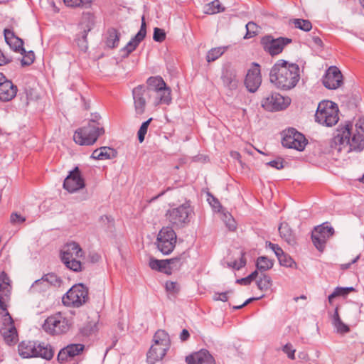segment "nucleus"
I'll return each instance as SVG.
<instances>
[{"instance_id":"obj_1","label":"nucleus","mask_w":364,"mask_h":364,"mask_svg":"<svg viewBox=\"0 0 364 364\" xmlns=\"http://www.w3.org/2000/svg\"><path fill=\"white\" fill-rule=\"evenodd\" d=\"M352 129L353 124L350 122L337 129L330 141V151L333 155L338 156L342 152L348 154L352 150L360 151L364 148V135L358 133L351 137Z\"/></svg>"},{"instance_id":"obj_2","label":"nucleus","mask_w":364,"mask_h":364,"mask_svg":"<svg viewBox=\"0 0 364 364\" xmlns=\"http://www.w3.org/2000/svg\"><path fill=\"white\" fill-rule=\"evenodd\" d=\"M300 78L299 67L284 60H279L271 68L270 82L278 89L288 90L294 87Z\"/></svg>"},{"instance_id":"obj_3","label":"nucleus","mask_w":364,"mask_h":364,"mask_svg":"<svg viewBox=\"0 0 364 364\" xmlns=\"http://www.w3.org/2000/svg\"><path fill=\"white\" fill-rule=\"evenodd\" d=\"M100 119V115H92L87 126L77 129L73 135L75 142L81 146L92 145L105 132L102 126L98 122Z\"/></svg>"},{"instance_id":"obj_4","label":"nucleus","mask_w":364,"mask_h":364,"mask_svg":"<svg viewBox=\"0 0 364 364\" xmlns=\"http://www.w3.org/2000/svg\"><path fill=\"white\" fill-rule=\"evenodd\" d=\"M18 352L23 358L41 357L47 360H51L55 353L50 344L33 341H21L18 346Z\"/></svg>"},{"instance_id":"obj_5","label":"nucleus","mask_w":364,"mask_h":364,"mask_svg":"<svg viewBox=\"0 0 364 364\" xmlns=\"http://www.w3.org/2000/svg\"><path fill=\"white\" fill-rule=\"evenodd\" d=\"M171 346L168 334L164 330H158L153 337V344L146 354L149 364H155L162 360Z\"/></svg>"},{"instance_id":"obj_6","label":"nucleus","mask_w":364,"mask_h":364,"mask_svg":"<svg viewBox=\"0 0 364 364\" xmlns=\"http://www.w3.org/2000/svg\"><path fill=\"white\" fill-rule=\"evenodd\" d=\"M82 255L83 251L79 244L71 242L64 245L61 250L60 258L67 268L77 272L82 271V263L77 259Z\"/></svg>"},{"instance_id":"obj_7","label":"nucleus","mask_w":364,"mask_h":364,"mask_svg":"<svg viewBox=\"0 0 364 364\" xmlns=\"http://www.w3.org/2000/svg\"><path fill=\"white\" fill-rule=\"evenodd\" d=\"M316 121L321 124L332 127L338 121V108L331 101H322L318 105L315 114Z\"/></svg>"},{"instance_id":"obj_8","label":"nucleus","mask_w":364,"mask_h":364,"mask_svg":"<svg viewBox=\"0 0 364 364\" xmlns=\"http://www.w3.org/2000/svg\"><path fill=\"white\" fill-rule=\"evenodd\" d=\"M88 289L82 284L73 285L63 296V304L68 307L78 308L87 302Z\"/></svg>"},{"instance_id":"obj_9","label":"nucleus","mask_w":364,"mask_h":364,"mask_svg":"<svg viewBox=\"0 0 364 364\" xmlns=\"http://www.w3.org/2000/svg\"><path fill=\"white\" fill-rule=\"evenodd\" d=\"M69 320L60 312L48 316L43 325V330L50 335H61L68 331Z\"/></svg>"},{"instance_id":"obj_10","label":"nucleus","mask_w":364,"mask_h":364,"mask_svg":"<svg viewBox=\"0 0 364 364\" xmlns=\"http://www.w3.org/2000/svg\"><path fill=\"white\" fill-rule=\"evenodd\" d=\"M176 243V234L170 227H164L159 232L156 239L158 250L164 255L171 254Z\"/></svg>"},{"instance_id":"obj_11","label":"nucleus","mask_w":364,"mask_h":364,"mask_svg":"<svg viewBox=\"0 0 364 364\" xmlns=\"http://www.w3.org/2000/svg\"><path fill=\"white\" fill-rule=\"evenodd\" d=\"M192 213L193 210L190 204L186 203L177 208L168 210L166 213V217L172 225L176 227H183L189 223V218Z\"/></svg>"},{"instance_id":"obj_12","label":"nucleus","mask_w":364,"mask_h":364,"mask_svg":"<svg viewBox=\"0 0 364 364\" xmlns=\"http://www.w3.org/2000/svg\"><path fill=\"white\" fill-rule=\"evenodd\" d=\"M282 134V144L284 147L297 151H303L305 149L307 144L306 139L304 134L294 128H289L284 131Z\"/></svg>"},{"instance_id":"obj_13","label":"nucleus","mask_w":364,"mask_h":364,"mask_svg":"<svg viewBox=\"0 0 364 364\" xmlns=\"http://www.w3.org/2000/svg\"><path fill=\"white\" fill-rule=\"evenodd\" d=\"M0 333L8 345H14L18 341V333L14 321L9 312L2 314Z\"/></svg>"},{"instance_id":"obj_14","label":"nucleus","mask_w":364,"mask_h":364,"mask_svg":"<svg viewBox=\"0 0 364 364\" xmlns=\"http://www.w3.org/2000/svg\"><path fill=\"white\" fill-rule=\"evenodd\" d=\"M291 42V39L288 38L279 37L274 38L271 36H264L261 40L264 50L272 56L282 53L284 46Z\"/></svg>"},{"instance_id":"obj_15","label":"nucleus","mask_w":364,"mask_h":364,"mask_svg":"<svg viewBox=\"0 0 364 364\" xmlns=\"http://www.w3.org/2000/svg\"><path fill=\"white\" fill-rule=\"evenodd\" d=\"M334 230L332 227L325 226L324 224L314 228L312 232L311 239L316 248L323 252L327 240L333 235Z\"/></svg>"},{"instance_id":"obj_16","label":"nucleus","mask_w":364,"mask_h":364,"mask_svg":"<svg viewBox=\"0 0 364 364\" xmlns=\"http://www.w3.org/2000/svg\"><path fill=\"white\" fill-rule=\"evenodd\" d=\"M290 101L289 97H284L280 94L274 92L264 98L262 105L268 111H279L287 108L290 104Z\"/></svg>"},{"instance_id":"obj_17","label":"nucleus","mask_w":364,"mask_h":364,"mask_svg":"<svg viewBox=\"0 0 364 364\" xmlns=\"http://www.w3.org/2000/svg\"><path fill=\"white\" fill-rule=\"evenodd\" d=\"M84 349L85 346L81 343L68 344L59 351L57 360L60 363L71 361L81 355Z\"/></svg>"},{"instance_id":"obj_18","label":"nucleus","mask_w":364,"mask_h":364,"mask_svg":"<svg viewBox=\"0 0 364 364\" xmlns=\"http://www.w3.org/2000/svg\"><path fill=\"white\" fill-rule=\"evenodd\" d=\"M85 185L84 178L79 168L76 166L64 180L63 188L70 193H74L84 188Z\"/></svg>"},{"instance_id":"obj_19","label":"nucleus","mask_w":364,"mask_h":364,"mask_svg":"<svg viewBox=\"0 0 364 364\" xmlns=\"http://www.w3.org/2000/svg\"><path fill=\"white\" fill-rule=\"evenodd\" d=\"M261 82L260 66L259 64L253 63L252 67L247 70L245 85L250 92H255L260 86Z\"/></svg>"},{"instance_id":"obj_20","label":"nucleus","mask_w":364,"mask_h":364,"mask_svg":"<svg viewBox=\"0 0 364 364\" xmlns=\"http://www.w3.org/2000/svg\"><path fill=\"white\" fill-rule=\"evenodd\" d=\"M323 85L329 90H336L343 84V75L336 66L330 67L323 77Z\"/></svg>"},{"instance_id":"obj_21","label":"nucleus","mask_w":364,"mask_h":364,"mask_svg":"<svg viewBox=\"0 0 364 364\" xmlns=\"http://www.w3.org/2000/svg\"><path fill=\"white\" fill-rule=\"evenodd\" d=\"M132 95L135 112L141 115L145 112L146 97L149 96V90L144 85H139L133 89Z\"/></svg>"},{"instance_id":"obj_22","label":"nucleus","mask_w":364,"mask_h":364,"mask_svg":"<svg viewBox=\"0 0 364 364\" xmlns=\"http://www.w3.org/2000/svg\"><path fill=\"white\" fill-rule=\"evenodd\" d=\"M220 78L225 87L230 90L237 88L238 81L236 77V70L230 63H227L223 67Z\"/></svg>"},{"instance_id":"obj_23","label":"nucleus","mask_w":364,"mask_h":364,"mask_svg":"<svg viewBox=\"0 0 364 364\" xmlns=\"http://www.w3.org/2000/svg\"><path fill=\"white\" fill-rule=\"evenodd\" d=\"M146 34V26L144 17L143 16L140 30L122 50L124 53V56L127 57L132 52H133L139 46L140 42L144 40Z\"/></svg>"},{"instance_id":"obj_24","label":"nucleus","mask_w":364,"mask_h":364,"mask_svg":"<svg viewBox=\"0 0 364 364\" xmlns=\"http://www.w3.org/2000/svg\"><path fill=\"white\" fill-rule=\"evenodd\" d=\"M186 361L188 364H213L214 358L208 350L202 349L187 356Z\"/></svg>"},{"instance_id":"obj_25","label":"nucleus","mask_w":364,"mask_h":364,"mask_svg":"<svg viewBox=\"0 0 364 364\" xmlns=\"http://www.w3.org/2000/svg\"><path fill=\"white\" fill-rule=\"evenodd\" d=\"M16 92L17 87L11 81L6 80L0 83V100L10 101L16 96Z\"/></svg>"},{"instance_id":"obj_26","label":"nucleus","mask_w":364,"mask_h":364,"mask_svg":"<svg viewBox=\"0 0 364 364\" xmlns=\"http://www.w3.org/2000/svg\"><path fill=\"white\" fill-rule=\"evenodd\" d=\"M116 156L117 151L114 149L107 146H102L95 149L91 155L92 159L97 160L112 159Z\"/></svg>"},{"instance_id":"obj_27","label":"nucleus","mask_w":364,"mask_h":364,"mask_svg":"<svg viewBox=\"0 0 364 364\" xmlns=\"http://www.w3.org/2000/svg\"><path fill=\"white\" fill-rule=\"evenodd\" d=\"M279 232L281 237L284 239L289 245H295V235L287 223L283 222L280 224L279 227Z\"/></svg>"},{"instance_id":"obj_28","label":"nucleus","mask_w":364,"mask_h":364,"mask_svg":"<svg viewBox=\"0 0 364 364\" xmlns=\"http://www.w3.org/2000/svg\"><path fill=\"white\" fill-rule=\"evenodd\" d=\"M11 287L6 284H0V314H6L7 311V302L10 298Z\"/></svg>"},{"instance_id":"obj_29","label":"nucleus","mask_w":364,"mask_h":364,"mask_svg":"<svg viewBox=\"0 0 364 364\" xmlns=\"http://www.w3.org/2000/svg\"><path fill=\"white\" fill-rule=\"evenodd\" d=\"M155 93L156 95L154 102L156 106L160 104L169 105L171 102V90L166 85Z\"/></svg>"},{"instance_id":"obj_30","label":"nucleus","mask_w":364,"mask_h":364,"mask_svg":"<svg viewBox=\"0 0 364 364\" xmlns=\"http://www.w3.org/2000/svg\"><path fill=\"white\" fill-rule=\"evenodd\" d=\"M120 40V33L115 28H109L107 31L105 43L107 47L114 48L118 46Z\"/></svg>"},{"instance_id":"obj_31","label":"nucleus","mask_w":364,"mask_h":364,"mask_svg":"<svg viewBox=\"0 0 364 364\" xmlns=\"http://www.w3.org/2000/svg\"><path fill=\"white\" fill-rule=\"evenodd\" d=\"M147 84L149 87H146L149 90V93L153 92H157L159 90H161L164 87L166 86V83L161 77H150L147 80Z\"/></svg>"},{"instance_id":"obj_32","label":"nucleus","mask_w":364,"mask_h":364,"mask_svg":"<svg viewBox=\"0 0 364 364\" xmlns=\"http://www.w3.org/2000/svg\"><path fill=\"white\" fill-rule=\"evenodd\" d=\"M42 277L45 279V282L49 288L52 287H60L63 283L61 278L53 272L46 274Z\"/></svg>"},{"instance_id":"obj_33","label":"nucleus","mask_w":364,"mask_h":364,"mask_svg":"<svg viewBox=\"0 0 364 364\" xmlns=\"http://www.w3.org/2000/svg\"><path fill=\"white\" fill-rule=\"evenodd\" d=\"M49 289V287L45 282L43 277L36 280L29 289V291L32 294L41 293L46 291Z\"/></svg>"},{"instance_id":"obj_34","label":"nucleus","mask_w":364,"mask_h":364,"mask_svg":"<svg viewBox=\"0 0 364 364\" xmlns=\"http://www.w3.org/2000/svg\"><path fill=\"white\" fill-rule=\"evenodd\" d=\"M333 324L338 333H345L350 331L349 327L341 320L337 309L333 315Z\"/></svg>"},{"instance_id":"obj_35","label":"nucleus","mask_w":364,"mask_h":364,"mask_svg":"<svg viewBox=\"0 0 364 364\" xmlns=\"http://www.w3.org/2000/svg\"><path fill=\"white\" fill-rule=\"evenodd\" d=\"M225 11L219 0H214L205 6V14H215Z\"/></svg>"},{"instance_id":"obj_36","label":"nucleus","mask_w":364,"mask_h":364,"mask_svg":"<svg viewBox=\"0 0 364 364\" xmlns=\"http://www.w3.org/2000/svg\"><path fill=\"white\" fill-rule=\"evenodd\" d=\"M256 267L257 270L267 271L273 267V262L267 257H259L257 259Z\"/></svg>"},{"instance_id":"obj_37","label":"nucleus","mask_w":364,"mask_h":364,"mask_svg":"<svg viewBox=\"0 0 364 364\" xmlns=\"http://www.w3.org/2000/svg\"><path fill=\"white\" fill-rule=\"evenodd\" d=\"M291 23L296 28H299L304 31H309L312 28V24L309 20L294 18L291 21Z\"/></svg>"},{"instance_id":"obj_38","label":"nucleus","mask_w":364,"mask_h":364,"mask_svg":"<svg viewBox=\"0 0 364 364\" xmlns=\"http://www.w3.org/2000/svg\"><path fill=\"white\" fill-rule=\"evenodd\" d=\"M186 254L183 252L181 255L167 259L169 267H171V271L173 269H177L181 267V265L186 262Z\"/></svg>"},{"instance_id":"obj_39","label":"nucleus","mask_w":364,"mask_h":364,"mask_svg":"<svg viewBox=\"0 0 364 364\" xmlns=\"http://www.w3.org/2000/svg\"><path fill=\"white\" fill-rule=\"evenodd\" d=\"M272 285L271 278L264 274H262V277L257 281L258 289L262 291H266L270 288Z\"/></svg>"},{"instance_id":"obj_40","label":"nucleus","mask_w":364,"mask_h":364,"mask_svg":"<svg viewBox=\"0 0 364 364\" xmlns=\"http://www.w3.org/2000/svg\"><path fill=\"white\" fill-rule=\"evenodd\" d=\"M225 52V48L222 47L214 48L210 50L207 54V61L213 62L219 58Z\"/></svg>"},{"instance_id":"obj_41","label":"nucleus","mask_w":364,"mask_h":364,"mask_svg":"<svg viewBox=\"0 0 364 364\" xmlns=\"http://www.w3.org/2000/svg\"><path fill=\"white\" fill-rule=\"evenodd\" d=\"M8 44L14 51L20 53L22 55L26 53V50L23 48V41L18 37L13 38Z\"/></svg>"},{"instance_id":"obj_42","label":"nucleus","mask_w":364,"mask_h":364,"mask_svg":"<svg viewBox=\"0 0 364 364\" xmlns=\"http://www.w3.org/2000/svg\"><path fill=\"white\" fill-rule=\"evenodd\" d=\"M65 5L70 7H85L90 6L93 0H63Z\"/></svg>"},{"instance_id":"obj_43","label":"nucleus","mask_w":364,"mask_h":364,"mask_svg":"<svg viewBox=\"0 0 364 364\" xmlns=\"http://www.w3.org/2000/svg\"><path fill=\"white\" fill-rule=\"evenodd\" d=\"M279 262L281 265L287 267H293L296 265V262L293 260V259L284 252L282 254L279 255L277 257Z\"/></svg>"},{"instance_id":"obj_44","label":"nucleus","mask_w":364,"mask_h":364,"mask_svg":"<svg viewBox=\"0 0 364 364\" xmlns=\"http://www.w3.org/2000/svg\"><path fill=\"white\" fill-rule=\"evenodd\" d=\"M152 118H149L146 122H143L138 131V139L140 143H142L144 140L145 135L147 132V129L149 127V125L150 124V122H151Z\"/></svg>"},{"instance_id":"obj_45","label":"nucleus","mask_w":364,"mask_h":364,"mask_svg":"<svg viewBox=\"0 0 364 364\" xmlns=\"http://www.w3.org/2000/svg\"><path fill=\"white\" fill-rule=\"evenodd\" d=\"M245 27H246L247 32L245 36V38H250L257 34L258 27L256 25V23H255L254 22H252V21L248 22L246 24Z\"/></svg>"},{"instance_id":"obj_46","label":"nucleus","mask_w":364,"mask_h":364,"mask_svg":"<svg viewBox=\"0 0 364 364\" xmlns=\"http://www.w3.org/2000/svg\"><path fill=\"white\" fill-rule=\"evenodd\" d=\"M165 288L167 292L173 294H177L180 290L178 283L171 281L166 282Z\"/></svg>"},{"instance_id":"obj_47","label":"nucleus","mask_w":364,"mask_h":364,"mask_svg":"<svg viewBox=\"0 0 364 364\" xmlns=\"http://www.w3.org/2000/svg\"><path fill=\"white\" fill-rule=\"evenodd\" d=\"M153 38L156 42H162L166 38V33L163 29L155 28L154 31Z\"/></svg>"},{"instance_id":"obj_48","label":"nucleus","mask_w":364,"mask_h":364,"mask_svg":"<svg viewBox=\"0 0 364 364\" xmlns=\"http://www.w3.org/2000/svg\"><path fill=\"white\" fill-rule=\"evenodd\" d=\"M208 201L215 210L218 212H220L221 210L222 206L220 205V203L213 196L208 194Z\"/></svg>"},{"instance_id":"obj_49","label":"nucleus","mask_w":364,"mask_h":364,"mask_svg":"<svg viewBox=\"0 0 364 364\" xmlns=\"http://www.w3.org/2000/svg\"><path fill=\"white\" fill-rule=\"evenodd\" d=\"M223 220L230 230H234L236 228V224L234 218L230 215L224 214Z\"/></svg>"},{"instance_id":"obj_50","label":"nucleus","mask_w":364,"mask_h":364,"mask_svg":"<svg viewBox=\"0 0 364 364\" xmlns=\"http://www.w3.org/2000/svg\"><path fill=\"white\" fill-rule=\"evenodd\" d=\"M35 55L33 51L28 52L24 57L21 59V63L23 66L24 65H30L34 61Z\"/></svg>"},{"instance_id":"obj_51","label":"nucleus","mask_w":364,"mask_h":364,"mask_svg":"<svg viewBox=\"0 0 364 364\" xmlns=\"http://www.w3.org/2000/svg\"><path fill=\"white\" fill-rule=\"evenodd\" d=\"M283 163L284 160L282 158H277L274 160L266 163V166H269L277 170H280L284 168Z\"/></svg>"},{"instance_id":"obj_52","label":"nucleus","mask_w":364,"mask_h":364,"mask_svg":"<svg viewBox=\"0 0 364 364\" xmlns=\"http://www.w3.org/2000/svg\"><path fill=\"white\" fill-rule=\"evenodd\" d=\"M282 350L286 353L289 359L294 360L295 358V349L291 343H287L282 348Z\"/></svg>"},{"instance_id":"obj_53","label":"nucleus","mask_w":364,"mask_h":364,"mask_svg":"<svg viewBox=\"0 0 364 364\" xmlns=\"http://www.w3.org/2000/svg\"><path fill=\"white\" fill-rule=\"evenodd\" d=\"M161 262H164L165 263H161L160 264V269L159 272L165 273L166 274H171V267H169L168 262L167 259H161Z\"/></svg>"},{"instance_id":"obj_54","label":"nucleus","mask_w":364,"mask_h":364,"mask_svg":"<svg viewBox=\"0 0 364 364\" xmlns=\"http://www.w3.org/2000/svg\"><path fill=\"white\" fill-rule=\"evenodd\" d=\"M232 292V291H228L222 293H215L213 296V299L215 301H227L228 299V294Z\"/></svg>"},{"instance_id":"obj_55","label":"nucleus","mask_w":364,"mask_h":364,"mask_svg":"<svg viewBox=\"0 0 364 364\" xmlns=\"http://www.w3.org/2000/svg\"><path fill=\"white\" fill-rule=\"evenodd\" d=\"M11 223L13 224L22 223L26 220V218L18 213H12L11 215Z\"/></svg>"},{"instance_id":"obj_56","label":"nucleus","mask_w":364,"mask_h":364,"mask_svg":"<svg viewBox=\"0 0 364 364\" xmlns=\"http://www.w3.org/2000/svg\"><path fill=\"white\" fill-rule=\"evenodd\" d=\"M161 263H165L164 262H161L159 259H156L154 258H151L149 260V267L153 270L159 271L160 269V264Z\"/></svg>"},{"instance_id":"obj_57","label":"nucleus","mask_w":364,"mask_h":364,"mask_svg":"<svg viewBox=\"0 0 364 364\" xmlns=\"http://www.w3.org/2000/svg\"><path fill=\"white\" fill-rule=\"evenodd\" d=\"M245 264H246V259L244 257V254H242L239 262L237 261H235L231 264H230V266H231L232 268L238 270L240 268L245 267Z\"/></svg>"},{"instance_id":"obj_58","label":"nucleus","mask_w":364,"mask_h":364,"mask_svg":"<svg viewBox=\"0 0 364 364\" xmlns=\"http://www.w3.org/2000/svg\"><path fill=\"white\" fill-rule=\"evenodd\" d=\"M335 289L338 294V296H346L350 292L355 291L353 287H336Z\"/></svg>"},{"instance_id":"obj_59","label":"nucleus","mask_w":364,"mask_h":364,"mask_svg":"<svg viewBox=\"0 0 364 364\" xmlns=\"http://www.w3.org/2000/svg\"><path fill=\"white\" fill-rule=\"evenodd\" d=\"M267 245L274 252L277 257L284 252L283 250L277 244H274L269 242Z\"/></svg>"},{"instance_id":"obj_60","label":"nucleus","mask_w":364,"mask_h":364,"mask_svg":"<svg viewBox=\"0 0 364 364\" xmlns=\"http://www.w3.org/2000/svg\"><path fill=\"white\" fill-rule=\"evenodd\" d=\"M263 296H264V295H262L259 297L250 298V299H247L242 304L239 305V306H234L233 309H240L242 307H244V306H247V304H249L250 303H251L252 301L259 300V299H262Z\"/></svg>"},{"instance_id":"obj_61","label":"nucleus","mask_w":364,"mask_h":364,"mask_svg":"<svg viewBox=\"0 0 364 364\" xmlns=\"http://www.w3.org/2000/svg\"><path fill=\"white\" fill-rule=\"evenodd\" d=\"M0 284H6L7 287H11L9 277L5 272L0 274Z\"/></svg>"},{"instance_id":"obj_62","label":"nucleus","mask_w":364,"mask_h":364,"mask_svg":"<svg viewBox=\"0 0 364 364\" xmlns=\"http://www.w3.org/2000/svg\"><path fill=\"white\" fill-rule=\"evenodd\" d=\"M4 38L6 42L8 43L10 42L13 38H16L17 36H15L13 31H11L9 29H5L4 30Z\"/></svg>"},{"instance_id":"obj_63","label":"nucleus","mask_w":364,"mask_h":364,"mask_svg":"<svg viewBox=\"0 0 364 364\" xmlns=\"http://www.w3.org/2000/svg\"><path fill=\"white\" fill-rule=\"evenodd\" d=\"M11 61V58L6 55L1 50H0V66L4 65Z\"/></svg>"},{"instance_id":"obj_64","label":"nucleus","mask_w":364,"mask_h":364,"mask_svg":"<svg viewBox=\"0 0 364 364\" xmlns=\"http://www.w3.org/2000/svg\"><path fill=\"white\" fill-rule=\"evenodd\" d=\"M252 282V281L250 279L249 276H247L246 277H244V278H241V279H237V281H236V282L237 284H241V285H245V286L250 284V283Z\"/></svg>"}]
</instances>
